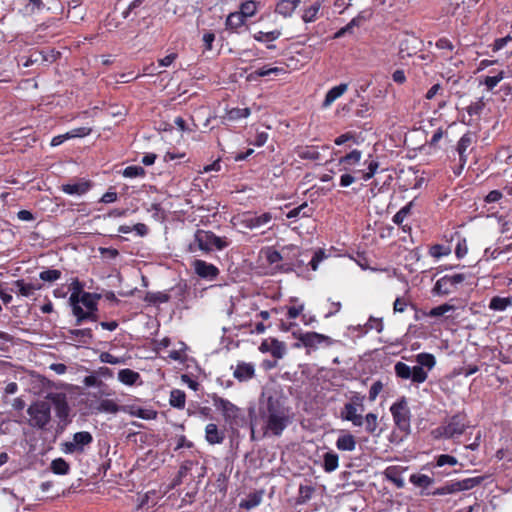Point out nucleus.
Masks as SVG:
<instances>
[{"instance_id":"16","label":"nucleus","mask_w":512,"mask_h":512,"mask_svg":"<svg viewBox=\"0 0 512 512\" xmlns=\"http://www.w3.org/2000/svg\"><path fill=\"white\" fill-rule=\"evenodd\" d=\"M92 188L90 180L82 179L77 183H67L61 186V191L68 195H84Z\"/></svg>"},{"instance_id":"29","label":"nucleus","mask_w":512,"mask_h":512,"mask_svg":"<svg viewBox=\"0 0 512 512\" xmlns=\"http://www.w3.org/2000/svg\"><path fill=\"white\" fill-rule=\"evenodd\" d=\"M144 302H146L149 305H159L162 303H167L170 300V295L165 291H158V292H146L144 298Z\"/></svg>"},{"instance_id":"42","label":"nucleus","mask_w":512,"mask_h":512,"mask_svg":"<svg viewBox=\"0 0 512 512\" xmlns=\"http://www.w3.org/2000/svg\"><path fill=\"white\" fill-rule=\"evenodd\" d=\"M261 253L264 255L266 262L269 265H275L282 261L283 257L280 252L273 247H267L261 250Z\"/></svg>"},{"instance_id":"53","label":"nucleus","mask_w":512,"mask_h":512,"mask_svg":"<svg viewBox=\"0 0 512 512\" xmlns=\"http://www.w3.org/2000/svg\"><path fill=\"white\" fill-rule=\"evenodd\" d=\"M413 203L410 202L408 204H406L404 207H402L393 217V222L398 224V225H401L404 221V219L407 217V215L410 213L411 211V207H412Z\"/></svg>"},{"instance_id":"8","label":"nucleus","mask_w":512,"mask_h":512,"mask_svg":"<svg viewBox=\"0 0 512 512\" xmlns=\"http://www.w3.org/2000/svg\"><path fill=\"white\" fill-rule=\"evenodd\" d=\"M93 442V436L88 431L77 432L73 435L72 441H67L61 444V450L66 454H73L75 452L82 453L85 446Z\"/></svg>"},{"instance_id":"49","label":"nucleus","mask_w":512,"mask_h":512,"mask_svg":"<svg viewBox=\"0 0 512 512\" xmlns=\"http://www.w3.org/2000/svg\"><path fill=\"white\" fill-rule=\"evenodd\" d=\"M62 273L57 269H47L39 274V278L45 282H54L61 278Z\"/></svg>"},{"instance_id":"41","label":"nucleus","mask_w":512,"mask_h":512,"mask_svg":"<svg viewBox=\"0 0 512 512\" xmlns=\"http://www.w3.org/2000/svg\"><path fill=\"white\" fill-rule=\"evenodd\" d=\"M258 7H259V2L254 1V0H247L243 3H241L239 11L242 13V15L245 18H249V17L254 16L257 13Z\"/></svg>"},{"instance_id":"48","label":"nucleus","mask_w":512,"mask_h":512,"mask_svg":"<svg viewBox=\"0 0 512 512\" xmlns=\"http://www.w3.org/2000/svg\"><path fill=\"white\" fill-rule=\"evenodd\" d=\"M251 114L249 108H232L227 112V118L231 121H236L242 118H247Z\"/></svg>"},{"instance_id":"24","label":"nucleus","mask_w":512,"mask_h":512,"mask_svg":"<svg viewBox=\"0 0 512 512\" xmlns=\"http://www.w3.org/2000/svg\"><path fill=\"white\" fill-rule=\"evenodd\" d=\"M98 310H84L82 307L75 308V325L80 326L85 321H98Z\"/></svg>"},{"instance_id":"57","label":"nucleus","mask_w":512,"mask_h":512,"mask_svg":"<svg viewBox=\"0 0 512 512\" xmlns=\"http://www.w3.org/2000/svg\"><path fill=\"white\" fill-rule=\"evenodd\" d=\"M91 132H92V129L90 127H79V128H74L71 131L67 132V136L69 137V139L76 138V137L82 138V137L90 135Z\"/></svg>"},{"instance_id":"39","label":"nucleus","mask_w":512,"mask_h":512,"mask_svg":"<svg viewBox=\"0 0 512 512\" xmlns=\"http://www.w3.org/2000/svg\"><path fill=\"white\" fill-rule=\"evenodd\" d=\"M453 289L454 288L451 284V281H449L448 279V275H445L437 280L433 288V291L437 294L447 295L450 294L453 291Z\"/></svg>"},{"instance_id":"64","label":"nucleus","mask_w":512,"mask_h":512,"mask_svg":"<svg viewBox=\"0 0 512 512\" xmlns=\"http://www.w3.org/2000/svg\"><path fill=\"white\" fill-rule=\"evenodd\" d=\"M382 388H383V385L380 381H376L372 384V386L370 387V390H369V400L371 402H373L377 398V396L381 392Z\"/></svg>"},{"instance_id":"14","label":"nucleus","mask_w":512,"mask_h":512,"mask_svg":"<svg viewBox=\"0 0 512 512\" xmlns=\"http://www.w3.org/2000/svg\"><path fill=\"white\" fill-rule=\"evenodd\" d=\"M272 220L270 212H264L261 215L246 213L242 223L246 228L255 229L268 224Z\"/></svg>"},{"instance_id":"56","label":"nucleus","mask_w":512,"mask_h":512,"mask_svg":"<svg viewBox=\"0 0 512 512\" xmlns=\"http://www.w3.org/2000/svg\"><path fill=\"white\" fill-rule=\"evenodd\" d=\"M505 73L504 71H500L494 76H487L484 80V84L488 89H493L497 86V84L504 78Z\"/></svg>"},{"instance_id":"28","label":"nucleus","mask_w":512,"mask_h":512,"mask_svg":"<svg viewBox=\"0 0 512 512\" xmlns=\"http://www.w3.org/2000/svg\"><path fill=\"white\" fill-rule=\"evenodd\" d=\"M401 473L402 469L397 466H389L384 471L386 479L392 482L397 488H402L404 486V480Z\"/></svg>"},{"instance_id":"25","label":"nucleus","mask_w":512,"mask_h":512,"mask_svg":"<svg viewBox=\"0 0 512 512\" xmlns=\"http://www.w3.org/2000/svg\"><path fill=\"white\" fill-rule=\"evenodd\" d=\"M314 213V208L309 206L307 202L302 203L301 205L294 207L286 213V217L288 219L293 218H310Z\"/></svg>"},{"instance_id":"32","label":"nucleus","mask_w":512,"mask_h":512,"mask_svg":"<svg viewBox=\"0 0 512 512\" xmlns=\"http://www.w3.org/2000/svg\"><path fill=\"white\" fill-rule=\"evenodd\" d=\"M326 339L325 336L316 332H307L299 337L305 347H317Z\"/></svg>"},{"instance_id":"55","label":"nucleus","mask_w":512,"mask_h":512,"mask_svg":"<svg viewBox=\"0 0 512 512\" xmlns=\"http://www.w3.org/2000/svg\"><path fill=\"white\" fill-rule=\"evenodd\" d=\"M336 446L339 450H352V435H344L337 439Z\"/></svg>"},{"instance_id":"15","label":"nucleus","mask_w":512,"mask_h":512,"mask_svg":"<svg viewBox=\"0 0 512 512\" xmlns=\"http://www.w3.org/2000/svg\"><path fill=\"white\" fill-rule=\"evenodd\" d=\"M255 376V366L252 363L238 362L234 371L233 377L239 382H246Z\"/></svg>"},{"instance_id":"17","label":"nucleus","mask_w":512,"mask_h":512,"mask_svg":"<svg viewBox=\"0 0 512 512\" xmlns=\"http://www.w3.org/2000/svg\"><path fill=\"white\" fill-rule=\"evenodd\" d=\"M301 4V0H279L275 6V12L284 18L291 17Z\"/></svg>"},{"instance_id":"7","label":"nucleus","mask_w":512,"mask_h":512,"mask_svg":"<svg viewBox=\"0 0 512 512\" xmlns=\"http://www.w3.org/2000/svg\"><path fill=\"white\" fill-rule=\"evenodd\" d=\"M394 423L402 431L410 428V410L406 399L403 397L390 408Z\"/></svg>"},{"instance_id":"62","label":"nucleus","mask_w":512,"mask_h":512,"mask_svg":"<svg viewBox=\"0 0 512 512\" xmlns=\"http://www.w3.org/2000/svg\"><path fill=\"white\" fill-rule=\"evenodd\" d=\"M267 140H268V133L262 131V132H258L256 134L254 140L250 141L249 143L251 145H254V146H257V147H262L263 145H265Z\"/></svg>"},{"instance_id":"58","label":"nucleus","mask_w":512,"mask_h":512,"mask_svg":"<svg viewBox=\"0 0 512 512\" xmlns=\"http://www.w3.org/2000/svg\"><path fill=\"white\" fill-rule=\"evenodd\" d=\"M41 52V62L53 63L60 57V52L55 49H49Z\"/></svg>"},{"instance_id":"9","label":"nucleus","mask_w":512,"mask_h":512,"mask_svg":"<svg viewBox=\"0 0 512 512\" xmlns=\"http://www.w3.org/2000/svg\"><path fill=\"white\" fill-rule=\"evenodd\" d=\"M364 395L359 392H354V426H364L365 430L369 433H374L377 428V415L368 413L365 417L356 414V406H362Z\"/></svg>"},{"instance_id":"47","label":"nucleus","mask_w":512,"mask_h":512,"mask_svg":"<svg viewBox=\"0 0 512 512\" xmlns=\"http://www.w3.org/2000/svg\"><path fill=\"white\" fill-rule=\"evenodd\" d=\"M145 174H146L145 169L142 166H138V165L127 166L122 171V175L126 178L144 177Z\"/></svg>"},{"instance_id":"23","label":"nucleus","mask_w":512,"mask_h":512,"mask_svg":"<svg viewBox=\"0 0 512 512\" xmlns=\"http://www.w3.org/2000/svg\"><path fill=\"white\" fill-rule=\"evenodd\" d=\"M283 349L282 343L277 339H272L271 342L264 340L259 347L261 352H270L274 358H282Z\"/></svg>"},{"instance_id":"1","label":"nucleus","mask_w":512,"mask_h":512,"mask_svg":"<svg viewBox=\"0 0 512 512\" xmlns=\"http://www.w3.org/2000/svg\"><path fill=\"white\" fill-rule=\"evenodd\" d=\"M251 439H255V426L261 423L263 435L279 437L291 423V408L280 388H265L258 400L257 414L249 410Z\"/></svg>"},{"instance_id":"60","label":"nucleus","mask_w":512,"mask_h":512,"mask_svg":"<svg viewBox=\"0 0 512 512\" xmlns=\"http://www.w3.org/2000/svg\"><path fill=\"white\" fill-rule=\"evenodd\" d=\"M458 463V460L453 457V456H450V455H447V454H442V455H439L437 457V461H436V464L437 466L439 467H442L444 465H451V466H454Z\"/></svg>"},{"instance_id":"5","label":"nucleus","mask_w":512,"mask_h":512,"mask_svg":"<svg viewBox=\"0 0 512 512\" xmlns=\"http://www.w3.org/2000/svg\"><path fill=\"white\" fill-rule=\"evenodd\" d=\"M47 399L53 404L61 429H64L72 421L70 418L71 409L66 394L61 392L49 393Z\"/></svg>"},{"instance_id":"37","label":"nucleus","mask_w":512,"mask_h":512,"mask_svg":"<svg viewBox=\"0 0 512 512\" xmlns=\"http://www.w3.org/2000/svg\"><path fill=\"white\" fill-rule=\"evenodd\" d=\"M512 305L511 297L495 296L490 300L489 308L494 311H504Z\"/></svg>"},{"instance_id":"6","label":"nucleus","mask_w":512,"mask_h":512,"mask_svg":"<svg viewBox=\"0 0 512 512\" xmlns=\"http://www.w3.org/2000/svg\"><path fill=\"white\" fill-rule=\"evenodd\" d=\"M394 370L397 377L404 380L410 379L413 383L417 384L425 382L428 377L427 372L422 367L414 366L411 368L403 362H397Z\"/></svg>"},{"instance_id":"13","label":"nucleus","mask_w":512,"mask_h":512,"mask_svg":"<svg viewBox=\"0 0 512 512\" xmlns=\"http://www.w3.org/2000/svg\"><path fill=\"white\" fill-rule=\"evenodd\" d=\"M65 338L82 346H88L93 343V332L91 328L69 329Z\"/></svg>"},{"instance_id":"34","label":"nucleus","mask_w":512,"mask_h":512,"mask_svg":"<svg viewBox=\"0 0 512 512\" xmlns=\"http://www.w3.org/2000/svg\"><path fill=\"white\" fill-rule=\"evenodd\" d=\"M186 403V394L183 390L173 389L170 392L169 404L173 408L183 409Z\"/></svg>"},{"instance_id":"33","label":"nucleus","mask_w":512,"mask_h":512,"mask_svg":"<svg viewBox=\"0 0 512 512\" xmlns=\"http://www.w3.org/2000/svg\"><path fill=\"white\" fill-rule=\"evenodd\" d=\"M245 20L246 18L240 11L230 13L226 19V29L235 31L244 25Z\"/></svg>"},{"instance_id":"44","label":"nucleus","mask_w":512,"mask_h":512,"mask_svg":"<svg viewBox=\"0 0 512 512\" xmlns=\"http://www.w3.org/2000/svg\"><path fill=\"white\" fill-rule=\"evenodd\" d=\"M416 362L418 363L417 366L422 367L423 369L426 367L429 370H431L435 364L436 360L435 357L432 354L429 353H420L416 356Z\"/></svg>"},{"instance_id":"61","label":"nucleus","mask_w":512,"mask_h":512,"mask_svg":"<svg viewBox=\"0 0 512 512\" xmlns=\"http://www.w3.org/2000/svg\"><path fill=\"white\" fill-rule=\"evenodd\" d=\"M482 480H483L482 477H473V478H466V479L461 480L463 490L464 491L470 490V489L476 487L477 485H479L482 482Z\"/></svg>"},{"instance_id":"63","label":"nucleus","mask_w":512,"mask_h":512,"mask_svg":"<svg viewBox=\"0 0 512 512\" xmlns=\"http://www.w3.org/2000/svg\"><path fill=\"white\" fill-rule=\"evenodd\" d=\"M299 156L302 159L318 160L320 154L314 148H306L305 150L299 153Z\"/></svg>"},{"instance_id":"31","label":"nucleus","mask_w":512,"mask_h":512,"mask_svg":"<svg viewBox=\"0 0 512 512\" xmlns=\"http://www.w3.org/2000/svg\"><path fill=\"white\" fill-rule=\"evenodd\" d=\"M383 328L384 325L382 319L374 317H370L363 326L360 324L357 326V330L359 331L360 335H364L370 330H375L380 333L382 332Z\"/></svg>"},{"instance_id":"2","label":"nucleus","mask_w":512,"mask_h":512,"mask_svg":"<svg viewBox=\"0 0 512 512\" xmlns=\"http://www.w3.org/2000/svg\"><path fill=\"white\" fill-rule=\"evenodd\" d=\"M230 245L227 237L217 236L209 230L197 229L194 233L193 241L188 245V251L195 253L198 250L209 254L213 250L222 251Z\"/></svg>"},{"instance_id":"12","label":"nucleus","mask_w":512,"mask_h":512,"mask_svg":"<svg viewBox=\"0 0 512 512\" xmlns=\"http://www.w3.org/2000/svg\"><path fill=\"white\" fill-rule=\"evenodd\" d=\"M492 51L499 53L496 61H504L512 56V37L506 36L496 39L492 44Z\"/></svg>"},{"instance_id":"26","label":"nucleus","mask_w":512,"mask_h":512,"mask_svg":"<svg viewBox=\"0 0 512 512\" xmlns=\"http://www.w3.org/2000/svg\"><path fill=\"white\" fill-rule=\"evenodd\" d=\"M473 143V135L471 133L464 134L457 144V151L459 154V160L461 163V168L466 163V151Z\"/></svg>"},{"instance_id":"38","label":"nucleus","mask_w":512,"mask_h":512,"mask_svg":"<svg viewBox=\"0 0 512 512\" xmlns=\"http://www.w3.org/2000/svg\"><path fill=\"white\" fill-rule=\"evenodd\" d=\"M50 469L56 475H66L70 471V465L65 459L59 457L52 460Z\"/></svg>"},{"instance_id":"46","label":"nucleus","mask_w":512,"mask_h":512,"mask_svg":"<svg viewBox=\"0 0 512 512\" xmlns=\"http://www.w3.org/2000/svg\"><path fill=\"white\" fill-rule=\"evenodd\" d=\"M282 71L281 68H278V67H267V66H263L261 68H258L257 70H255L254 72H252L250 75H249V79H257V78H260V77H265V76H268L270 74H278Z\"/></svg>"},{"instance_id":"59","label":"nucleus","mask_w":512,"mask_h":512,"mask_svg":"<svg viewBox=\"0 0 512 512\" xmlns=\"http://www.w3.org/2000/svg\"><path fill=\"white\" fill-rule=\"evenodd\" d=\"M326 258V255L322 249L317 250L312 259L309 262V266L313 271H316L318 269L319 263Z\"/></svg>"},{"instance_id":"27","label":"nucleus","mask_w":512,"mask_h":512,"mask_svg":"<svg viewBox=\"0 0 512 512\" xmlns=\"http://www.w3.org/2000/svg\"><path fill=\"white\" fill-rule=\"evenodd\" d=\"M118 380L125 385L133 386L141 380V376L132 369L124 368L118 372Z\"/></svg>"},{"instance_id":"21","label":"nucleus","mask_w":512,"mask_h":512,"mask_svg":"<svg viewBox=\"0 0 512 512\" xmlns=\"http://www.w3.org/2000/svg\"><path fill=\"white\" fill-rule=\"evenodd\" d=\"M348 87V83H341L328 90L322 103V108L330 107L338 98H340L345 92L348 91Z\"/></svg>"},{"instance_id":"4","label":"nucleus","mask_w":512,"mask_h":512,"mask_svg":"<svg viewBox=\"0 0 512 512\" xmlns=\"http://www.w3.org/2000/svg\"><path fill=\"white\" fill-rule=\"evenodd\" d=\"M27 414L31 427L44 429L51 420V406L46 401H36L28 407Z\"/></svg>"},{"instance_id":"51","label":"nucleus","mask_w":512,"mask_h":512,"mask_svg":"<svg viewBox=\"0 0 512 512\" xmlns=\"http://www.w3.org/2000/svg\"><path fill=\"white\" fill-rule=\"evenodd\" d=\"M377 168H378V163L375 160L370 159L369 165H368V171L366 172L364 170H357L356 173L359 175L358 176L359 178L368 180L373 175H375Z\"/></svg>"},{"instance_id":"20","label":"nucleus","mask_w":512,"mask_h":512,"mask_svg":"<svg viewBox=\"0 0 512 512\" xmlns=\"http://www.w3.org/2000/svg\"><path fill=\"white\" fill-rule=\"evenodd\" d=\"M441 430L443 437L452 438L456 435H461L465 431V425L460 421L459 417H453Z\"/></svg>"},{"instance_id":"52","label":"nucleus","mask_w":512,"mask_h":512,"mask_svg":"<svg viewBox=\"0 0 512 512\" xmlns=\"http://www.w3.org/2000/svg\"><path fill=\"white\" fill-rule=\"evenodd\" d=\"M455 309V307L453 305H450V304H442L440 306H437V307H434L432 308L429 313H428V316L430 317H440L450 311H453Z\"/></svg>"},{"instance_id":"43","label":"nucleus","mask_w":512,"mask_h":512,"mask_svg":"<svg viewBox=\"0 0 512 512\" xmlns=\"http://www.w3.org/2000/svg\"><path fill=\"white\" fill-rule=\"evenodd\" d=\"M96 410L98 412L114 414L119 411V405L116 403V401L112 399H103L99 402L98 406L96 407Z\"/></svg>"},{"instance_id":"35","label":"nucleus","mask_w":512,"mask_h":512,"mask_svg":"<svg viewBox=\"0 0 512 512\" xmlns=\"http://www.w3.org/2000/svg\"><path fill=\"white\" fill-rule=\"evenodd\" d=\"M192 465H193L192 461H185L181 464L177 475L175 476V478L172 480V482L170 484L171 489H174L177 486L182 484L183 478L187 476V474L191 470Z\"/></svg>"},{"instance_id":"50","label":"nucleus","mask_w":512,"mask_h":512,"mask_svg":"<svg viewBox=\"0 0 512 512\" xmlns=\"http://www.w3.org/2000/svg\"><path fill=\"white\" fill-rule=\"evenodd\" d=\"M314 491V487L310 485H300L298 503L302 504L309 501L312 498Z\"/></svg>"},{"instance_id":"18","label":"nucleus","mask_w":512,"mask_h":512,"mask_svg":"<svg viewBox=\"0 0 512 512\" xmlns=\"http://www.w3.org/2000/svg\"><path fill=\"white\" fill-rule=\"evenodd\" d=\"M41 288V284L35 285L32 283H26L23 279H19L13 282L11 291L23 297H30L33 295L34 291L40 290Z\"/></svg>"},{"instance_id":"11","label":"nucleus","mask_w":512,"mask_h":512,"mask_svg":"<svg viewBox=\"0 0 512 512\" xmlns=\"http://www.w3.org/2000/svg\"><path fill=\"white\" fill-rule=\"evenodd\" d=\"M361 139V142H367L364 145V149H354L353 155H354V163L359 162L363 154H366L369 158H371V151L373 150L372 144L375 140L374 133L370 130H365L364 132H360V134L356 137H354V143L360 144L358 139Z\"/></svg>"},{"instance_id":"54","label":"nucleus","mask_w":512,"mask_h":512,"mask_svg":"<svg viewBox=\"0 0 512 512\" xmlns=\"http://www.w3.org/2000/svg\"><path fill=\"white\" fill-rule=\"evenodd\" d=\"M99 360L102 363H107V364H111V365H116V364L124 363V359L123 358L114 356V355H112L109 352H102L99 355Z\"/></svg>"},{"instance_id":"22","label":"nucleus","mask_w":512,"mask_h":512,"mask_svg":"<svg viewBox=\"0 0 512 512\" xmlns=\"http://www.w3.org/2000/svg\"><path fill=\"white\" fill-rule=\"evenodd\" d=\"M281 35H282L281 31L278 29H275V30H272L269 32L258 31L253 34V39L256 40L257 42H267L268 43L266 45L267 49L274 50V49H276V45L271 44V42H274L275 40H277Z\"/></svg>"},{"instance_id":"30","label":"nucleus","mask_w":512,"mask_h":512,"mask_svg":"<svg viewBox=\"0 0 512 512\" xmlns=\"http://www.w3.org/2000/svg\"><path fill=\"white\" fill-rule=\"evenodd\" d=\"M322 6V0H316L309 7H307L302 15V20L305 23H311L318 19V15Z\"/></svg>"},{"instance_id":"3","label":"nucleus","mask_w":512,"mask_h":512,"mask_svg":"<svg viewBox=\"0 0 512 512\" xmlns=\"http://www.w3.org/2000/svg\"><path fill=\"white\" fill-rule=\"evenodd\" d=\"M213 406L221 412L225 423L232 429L242 428L247 424L244 411L228 399L220 397L216 393L209 395Z\"/></svg>"},{"instance_id":"40","label":"nucleus","mask_w":512,"mask_h":512,"mask_svg":"<svg viewBox=\"0 0 512 512\" xmlns=\"http://www.w3.org/2000/svg\"><path fill=\"white\" fill-rule=\"evenodd\" d=\"M338 455L334 452H327L323 457V468L326 472L330 473L338 467Z\"/></svg>"},{"instance_id":"10","label":"nucleus","mask_w":512,"mask_h":512,"mask_svg":"<svg viewBox=\"0 0 512 512\" xmlns=\"http://www.w3.org/2000/svg\"><path fill=\"white\" fill-rule=\"evenodd\" d=\"M192 267L198 277L209 281L215 280L220 273L217 266L201 259H195L192 263Z\"/></svg>"},{"instance_id":"19","label":"nucleus","mask_w":512,"mask_h":512,"mask_svg":"<svg viewBox=\"0 0 512 512\" xmlns=\"http://www.w3.org/2000/svg\"><path fill=\"white\" fill-rule=\"evenodd\" d=\"M205 439L210 445L221 444L225 439V432L216 424L209 423L205 427Z\"/></svg>"},{"instance_id":"45","label":"nucleus","mask_w":512,"mask_h":512,"mask_svg":"<svg viewBox=\"0 0 512 512\" xmlns=\"http://www.w3.org/2000/svg\"><path fill=\"white\" fill-rule=\"evenodd\" d=\"M410 482L417 487L427 488L433 483V479L425 474H412Z\"/></svg>"},{"instance_id":"36","label":"nucleus","mask_w":512,"mask_h":512,"mask_svg":"<svg viewBox=\"0 0 512 512\" xmlns=\"http://www.w3.org/2000/svg\"><path fill=\"white\" fill-rule=\"evenodd\" d=\"M101 295L98 293L84 292L82 293L81 304L86 307L87 310H98V301Z\"/></svg>"}]
</instances>
